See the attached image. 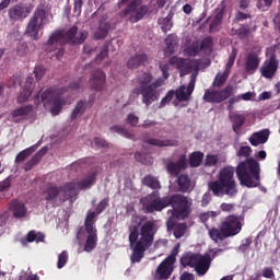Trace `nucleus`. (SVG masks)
Returning <instances> with one entry per match:
<instances>
[{"mask_svg": "<svg viewBox=\"0 0 280 280\" xmlns=\"http://www.w3.org/2000/svg\"><path fill=\"white\" fill-rule=\"evenodd\" d=\"M140 225L141 223L128 226L129 244L132 250L130 256L131 264H141V259L145 257V250L154 244V235H156V232L159 231L156 222L152 220L145 221L141 226Z\"/></svg>", "mask_w": 280, "mask_h": 280, "instance_id": "f257e3e1", "label": "nucleus"}, {"mask_svg": "<svg viewBox=\"0 0 280 280\" xmlns=\"http://www.w3.org/2000/svg\"><path fill=\"white\" fill-rule=\"evenodd\" d=\"M86 38H89V32L81 31L78 33V26H72L66 33L62 30H57L49 36L46 43V51H58L57 58H60L65 54L62 49L65 43H68V45H82Z\"/></svg>", "mask_w": 280, "mask_h": 280, "instance_id": "f03ea898", "label": "nucleus"}, {"mask_svg": "<svg viewBox=\"0 0 280 280\" xmlns=\"http://www.w3.org/2000/svg\"><path fill=\"white\" fill-rule=\"evenodd\" d=\"M209 191L213 196H229L234 198L237 196V182H235V167L224 166L218 174V179L208 184Z\"/></svg>", "mask_w": 280, "mask_h": 280, "instance_id": "7ed1b4c3", "label": "nucleus"}, {"mask_svg": "<svg viewBox=\"0 0 280 280\" xmlns=\"http://www.w3.org/2000/svg\"><path fill=\"white\" fill-rule=\"evenodd\" d=\"M153 80L154 77L152 73L141 72L138 75L139 86L133 90L136 95L142 96V104H144L147 108L154 104V102H159V97L161 95L159 93V89L163 86V79Z\"/></svg>", "mask_w": 280, "mask_h": 280, "instance_id": "20e7f679", "label": "nucleus"}, {"mask_svg": "<svg viewBox=\"0 0 280 280\" xmlns=\"http://www.w3.org/2000/svg\"><path fill=\"white\" fill-rule=\"evenodd\" d=\"M236 176L244 187H259L261 183V166L253 158H247L236 166Z\"/></svg>", "mask_w": 280, "mask_h": 280, "instance_id": "39448f33", "label": "nucleus"}, {"mask_svg": "<svg viewBox=\"0 0 280 280\" xmlns=\"http://www.w3.org/2000/svg\"><path fill=\"white\" fill-rule=\"evenodd\" d=\"M242 218L237 214H230L221 221L219 228L209 230V237L214 244H220L228 237H235L242 233Z\"/></svg>", "mask_w": 280, "mask_h": 280, "instance_id": "423d86ee", "label": "nucleus"}, {"mask_svg": "<svg viewBox=\"0 0 280 280\" xmlns=\"http://www.w3.org/2000/svg\"><path fill=\"white\" fill-rule=\"evenodd\" d=\"M67 89H70V91H78V89H80V81L72 82L68 88H49L40 95L44 106H51L50 113L54 117H56V115H60L62 106H65V98H62V95H65V91H67Z\"/></svg>", "mask_w": 280, "mask_h": 280, "instance_id": "0eeeda50", "label": "nucleus"}, {"mask_svg": "<svg viewBox=\"0 0 280 280\" xmlns=\"http://www.w3.org/2000/svg\"><path fill=\"white\" fill-rule=\"evenodd\" d=\"M180 265L184 268H195L198 277H205L211 268V256L209 254H185L180 258Z\"/></svg>", "mask_w": 280, "mask_h": 280, "instance_id": "6e6552de", "label": "nucleus"}, {"mask_svg": "<svg viewBox=\"0 0 280 280\" xmlns=\"http://www.w3.org/2000/svg\"><path fill=\"white\" fill-rule=\"evenodd\" d=\"M167 205L174 209L179 220H186V218L191 215V202H189V198L185 195L175 194L167 196Z\"/></svg>", "mask_w": 280, "mask_h": 280, "instance_id": "1a4fd4ad", "label": "nucleus"}, {"mask_svg": "<svg viewBox=\"0 0 280 280\" xmlns=\"http://www.w3.org/2000/svg\"><path fill=\"white\" fill-rule=\"evenodd\" d=\"M45 21H47V11L44 8H37L28 21L25 34L31 36L33 40H38V33Z\"/></svg>", "mask_w": 280, "mask_h": 280, "instance_id": "9d476101", "label": "nucleus"}, {"mask_svg": "<svg viewBox=\"0 0 280 280\" xmlns=\"http://www.w3.org/2000/svg\"><path fill=\"white\" fill-rule=\"evenodd\" d=\"M43 198L47 202H67L71 200V191L67 189V184L65 186H49L42 192Z\"/></svg>", "mask_w": 280, "mask_h": 280, "instance_id": "9b49d317", "label": "nucleus"}, {"mask_svg": "<svg viewBox=\"0 0 280 280\" xmlns=\"http://www.w3.org/2000/svg\"><path fill=\"white\" fill-rule=\"evenodd\" d=\"M95 183H97V172L93 171L89 172L81 180L67 183L66 188L73 198L78 194V189L80 191L91 189Z\"/></svg>", "mask_w": 280, "mask_h": 280, "instance_id": "f8f14e48", "label": "nucleus"}, {"mask_svg": "<svg viewBox=\"0 0 280 280\" xmlns=\"http://www.w3.org/2000/svg\"><path fill=\"white\" fill-rule=\"evenodd\" d=\"M235 88L233 85H228L222 90H206L203 94V102L209 104H222L226 102L231 95H233Z\"/></svg>", "mask_w": 280, "mask_h": 280, "instance_id": "ddd939ff", "label": "nucleus"}, {"mask_svg": "<svg viewBox=\"0 0 280 280\" xmlns=\"http://www.w3.org/2000/svg\"><path fill=\"white\" fill-rule=\"evenodd\" d=\"M34 10V7L32 4H25V3H18L13 7H10L8 10V16L9 21L12 25L14 23H23L24 19H27L30 14H32V11Z\"/></svg>", "mask_w": 280, "mask_h": 280, "instance_id": "4468645a", "label": "nucleus"}, {"mask_svg": "<svg viewBox=\"0 0 280 280\" xmlns=\"http://www.w3.org/2000/svg\"><path fill=\"white\" fill-rule=\"evenodd\" d=\"M140 5V7H139ZM130 23H139L148 14V5H141V0H132L122 11V16H128Z\"/></svg>", "mask_w": 280, "mask_h": 280, "instance_id": "2eb2a0df", "label": "nucleus"}, {"mask_svg": "<svg viewBox=\"0 0 280 280\" xmlns=\"http://www.w3.org/2000/svg\"><path fill=\"white\" fill-rule=\"evenodd\" d=\"M170 65H175L176 69H178L179 71L180 78H183V75H189V73H191L194 69L195 71H198V69L200 68V60H187L185 58L172 57L170 59Z\"/></svg>", "mask_w": 280, "mask_h": 280, "instance_id": "dca6fc26", "label": "nucleus"}, {"mask_svg": "<svg viewBox=\"0 0 280 280\" xmlns=\"http://www.w3.org/2000/svg\"><path fill=\"white\" fill-rule=\"evenodd\" d=\"M148 203H144L145 213H154L156 211H163L168 207L167 196L161 198L159 191H153L147 196Z\"/></svg>", "mask_w": 280, "mask_h": 280, "instance_id": "f3484780", "label": "nucleus"}, {"mask_svg": "<svg viewBox=\"0 0 280 280\" xmlns=\"http://www.w3.org/2000/svg\"><path fill=\"white\" fill-rule=\"evenodd\" d=\"M196 89V74L190 75V81L187 86L182 85L175 92L174 95L178 102H189L191 94Z\"/></svg>", "mask_w": 280, "mask_h": 280, "instance_id": "a211bd4d", "label": "nucleus"}, {"mask_svg": "<svg viewBox=\"0 0 280 280\" xmlns=\"http://www.w3.org/2000/svg\"><path fill=\"white\" fill-rule=\"evenodd\" d=\"M33 108L34 106L32 105H25L11 110L9 121H12L13 124H21V121H25V119H27V115L32 113Z\"/></svg>", "mask_w": 280, "mask_h": 280, "instance_id": "6ab92c4d", "label": "nucleus"}, {"mask_svg": "<svg viewBox=\"0 0 280 280\" xmlns=\"http://www.w3.org/2000/svg\"><path fill=\"white\" fill-rule=\"evenodd\" d=\"M142 141L143 143H147L148 145H154L155 148H178L177 140H161L151 138L148 133L142 135Z\"/></svg>", "mask_w": 280, "mask_h": 280, "instance_id": "aec40b11", "label": "nucleus"}, {"mask_svg": "<svg viewBox=\"0 0 280 280\" xmlns=\"http://www.w3.org/2000/svg\"><path fill=\"white\" fill-rule=\"evenodd\" d=\"M35 86L36 83L34 82V78L27 77L25 80V84L22 88L20 95L18 96L19 104H23L24 102H27L30 97H32V92L34 91Z\"/></svg>", "mask_w": 280, "mask_h": 280, "instance_id": "412c9836", "label": "nucleus"}, {"mask_svg": "<svg viewBox=\"0 0 280 280\" xmlns=\"http://www.w3.org/2000/svg\"><path fill=\"white\" fill-rule=\"evenodd\" d=\"M9 211H11L15 220H21L22 218H26L27 215V207H25V203L19 201L18 199H13L9 203Z\"/></svg>", "mask_w": 280, "mask_h": 280, "instance_id": "4be33fe9", "label": "nucleus"}, {"mask_svg": "<svg viewBox=\"0 0 280 280\" xmlns=\"http://www.w3.org/2000/svg\"><path fill=\"white\" fill-rule=\"evenodd\" d=\"M90 85L93 91H103L106 86V73L100 69L94 71L90 79Z\"/></svg>", "mask_w": 280, "mask_h": 280, "instance_id": "5701e85b", "label": "nucleus"}, {"mask_svg": "<svg viewBox=\"0 0 280 280\" xmlns=\"http://www.w3.org/2000/svg\"><path fill=\"white\" fill-rule=\"evenodd\" d=\"M259 62H261V59H259V55H257V52L255 51L249 52L245 58L246 73H255L257 69H259Z\"/></svg>", "mask_w": 280, "mask_h": 280, "instance_id": "b1692460", "label": "nucleus"}, {"mask_svg": "<svg viewBox=\"0 0 280 280\" xmlns=\"http://www.w3.org/2000/svg\"><path fill=\"white\" fill-rule=\"evenodd\" d=\"M277 69H279V62L275 58H270L269 61L260 68V73L262 78H267L268 80H271V78H275V74L277 73Z\"/></svg>", "mask_w": 280, "mask_h": 280, "instance_id": "393cba45", "label": "nucleus"}, {"mask_svg": "<svg viewBox=\"0 0 280 280\" xmlns=\"http://www.w3.org/2000/svg\"><path fill=\"white\" fill-rule=\"evenodd\" d=\"M269 137H270V130L262 129L260 131L254 132L249 137L248 141L250 145H253L254 148H257V145H264V143L268 141Z\"/></svg>", "mask_w": 280, "mask_h": 280, "instance_id": "a878e982", "label": "nucleus"}, {"mask_svg": "<svg viewBox=\"0 0 280 280\" xmlns=\"http://www.w3.org/2000/svg\"><path fill=\"white\" fill-rule=\"evenodd\" d=\"M229 118L232 124L233 131L235 135H240V130H242V127L246 124V116L240 113H230Z\"/></svg>", "mask_w": 280, "mask_h": 280, "instance_id": "bb28decb", "label": "nucleus"}, {"mask_svg": "<svg viewBox=\"0 0 280 280\" xmlns=\"http://www.w3.org/2000/svg\"><path fill=\"white\" fill-rule=\"evenodd\" d=\"M177 185V191L180 194H187L191 189V178H189V175L182 174L177 176L176 179Z\"/></svg>", "mask_w": 280, "mask_h": 280, "instance_id": "cd10ccee", "label": "nucleus"}, {"mask_svg": "<svg viewBox=\"0 0 280 280\" xmlns=\"http://www.w3.org/2000/svg\"><path fill=\"white\" fill-rule=\"evenodd\" d=\"M145 62H148V55L137 54L127 61V67L128 69H139V67H145Z\"/></svg>", "mask_w": 280, "mask_h": 280, "instance_id": "c85d7f7f", "label": "nucleus"}, {"mask_svg": "<svg viewBox=\"0 0 280 280\" xmlns=\"http://www.w3.org/2000/svg\"><path fill=\"white\" fill-rule=\"evenodd\" d=\"M159 279L166 280L172 277V268L170 267V258L164 259L156 269Z\"/></svg>", "mask_w": 280, "mask_h": 280, "instance_id": "c756f323", "label": "nucleus"}, {"mask_svg": "<svg viewBox=\"0 0 280 280\" xmlns=\"http://www.w3.org/2000/svg\"><path fill=\"white\" fill-rule=\"evenodd\" d=\"M165 45H166V48L164 50V56H172V54L176 51V47H178V36L174 34H170L165 38Z\"/></svg>", "mask_w": 280, "mask_h": 280, "instance_id": "7c9ffc66", "label": "nucleus"}, {"mask_svg": "<svg viewBox=\"0 0 280 280\" xmlns=\"http://www.w3.org/2000/svg\"><path fill=\"white\" fill-rule=\"evenodd\" d=\"M88 234L84 250L85 253H91L97 246V230H92L91 232H88Z\"/></svg>", "mask_w": 280, "mask_h": 280, "instance_id": "2f4dec72", "label": "nucleus"}, {"mask_svg": "<svg viewBox=\"0 0 280 280\" xmlns=\"http://www.w3.org/2000/svg\"><path fill=\"white\" fill-rule=\"evenodd\" d=\"M166 170L172 176H178L180 171L185 170V160L180 159L177 162L167 163Z\"/></svg>", "mask_w": 280, "mask_h": 280, "instance_id": "473e14b6", "label": "nucleus"}, {"mask_svg": "<svg viewBox=\"0 0 280 280\" xmlns=\"http://www.w3.org/2000/svg\"><path fill=\"white\" fill-rule=\"evenodd\" d=\"M45 152H47V149H42L38 151L25 165H24V171L25 172H31V170H34L38 163H40V159H43Z\"/></svg>", "mask_w": 280, "mask_h": 280, "instance_id": "72a5a7b5", "label": "nucleus"}, {"mask_svg": "<svg viewBox=\"0 0 280 280\" xmlns=\"http://www.w3.org/2000/svg\"><path fill=\"white\" fill-rule=\"evenodd\" d=\"M230 74L231 72H229V70H224L222 73H217L212 82V89H222V86L226 84V80H229Z\"/></svg>", "mask_w": 280, "mask_h": 280, "instance_id": "f704fd0d", "label": "nucleus"}, {"mask_svg": "<svg viewBox=\"0 0 280 280\" xmlns=\"http://www.w3.org/2000/svg\"><path fill=\"white\" fill-rule=\"evenodd\" d=\"M218 215H220V212L218 211H207V212H201L199 214V222H201V224H205L207 231H208V235H209V230L211 228H209V224H207V222L209 220H215L218 218Z\"/></svg>", "mask_w": 280, "mask_h": 280, "instance_id": "c9c22d12", "label": "nucleus"}, {"mask_svg": "<svg viewBox=\"0 0 280 280\" xmlns=\"http://www.w3.org/2000/svg\"><path fill=\"white\" fill-rule=\"evenodd\" d=\"M32 242H45V234L44 233H36V231H30L25 238L21 240L22 244H27Z\"/></svg>", "mask_w": 280, "mask_h": 280, "instance_id": "e433bc0d", "label": "nucleus"}, {"mask_svg": "<svg viewBox=\"0 0 280 280\" xmlns=\"http://www.w3.org/2000/svg\"><path fill=\"white\" fill-rule=\"evenodd\" d=\"M96 215H97V212H95V211L89 212L86 214V218H85V221H84V226H85L86 233H91L92 231H97L94 226Z\"/></svg>", "mask_w": 280, "mask_h": 280, "instance_id": "4c0bfd02", "label": "nucleus"}, {"mask_svg": "<svg viewBox=\"0 0 280 280\" xmlns=\"http://www.w3.org/2000/svg\"><path fill=\"white\" fill-rule=\"evenodd\" d=\"M143 185L150 187V189H161V182L153 175H147L142 179Z\"/></svg>", "mask_w": 280, "mask_h": 280, "instance_id": "58836bf2", "label": "nucleus"}, {"mask_svg": "<svg viewBox=\"0 0 280 280\" xmlns=\"http://www.w3.org/2000/svg\"><path fill=\"white\" fill-rule=\"evenodd\" d=\"M235 35L238 36L241 40H246L250 36V26L248 24H241L235 31Z\"/></svg>", "mask_w": 280, "mask_h": 280, "instance_id": "ea45409f", "label": "nucleus"}, {"mask_svg": "<svg viewBox=\"0 0 280 280\" xmlns=\"http://www.w3.org/2000/svg\"><path fill=\"white\" fill-rule=\"evenodd\" d=\"M110 30V25L109 24H101L97 30L94 33V36L96 38V40H102L104 39L106 36H108V31Z\"/></svg>", "mask_w": 280, "mask_h": 280, "instance_id": "a19ab883", "label": "nucleus"}, {"mask_svg": "<svg viewBox=\"0 0 280 280\" xmlns=\"http://www.w3.org/2000/svg\"><path fill=\"white\" fill-rule=\"evenodd\" d=\"M84 110H86V102H78L71 114V119H78V117H82V115H84Z\"/></svg>", "mask_w": 280, "mask_h": 280, "instance_id": "79ce46f5", "label": "nucleus"}, {"mask_svg": "<svg viewBox=\"0 0 280 280\" xmlns=\"http://www.w3.org/2000/svg\"><path fill=\"white\" fill-rule=\"evenodd\" d=\"M200 51V42H194L190 46L184 49V54L189 57H196Z\"/></svg>", "mask_w": 280, "mask_h": 280, "instance_id": "37998d69", "label": "nucleus"}, {"mask_svg": "<svg viewBox=\"0 0 280 280\" xmlns=\"http://www.w3.org/2000/svg\"><path fill=\"white\" fill-rule=\"evenodd\" d=\"M205 154L202 152H192L189 156L190 167H200Z\"/></svg>", "mask_w": 280, "mask_h": 280, "instance_id": "c03bdc74", "label": "nucleus"}, {"mask_svg": "<svg viewBox=\"0 0 280 280\" xmlns=\"http://www.w3.org/2000/svg\"><path fill=\"white\" fill-rule=\"evenodd\" d=\"M199 49L205 52L211 51L213 49V38L211 36L203 38L199 44Z\"/></svg>", "mask_w": 280, "mask_h": 280, "instance_id": "a18cd8bd", "label": "nucleus"}, {"mask_svg": "<svg viewBox=\"0 0 280 280\" xmlns=\"http://www.w3.org/2000/svg\"><path fill=\"white\" fill-rule=\"evenodd\" d=\"M34 147L27 148L23 151H21L16 156H15V163H23L27 156H31V154H34Z\"/></svg>", "mask_w": 280, "mask_h": 280, "instance_id": "49530a36", "label": "nucleus"}, {"mask_svg": "<svg viewBox=\"0 0 280 280\" xmlns=\"http://www.w3.org/2000/svg\"><path fill=\"white\" fill-rule=\"evenodd\" d=\"M110 132H117V135L125 137V139H135V135L130 133L128 130H126V128L120 126L110 127Z\"/></svg>", "mask_w": 280, "mask_h": 280, "instance_id": "de8ad7c7", "label": "nucleus"}, {"mask_svg": "<svg viewBox=\"0 0 280 280\" xmlns=\"http://www.w3.org/2000/svg\"><path fill=\"white\" fill-rule=\"evenodd\" d=\"M237 48L233 47L228 63L225 66V71L231 73V69H233V66L235 65V59L237 58Z\"/></svg>", "mask_w": 280, "mask_h": 280, "instance_id": "09e8293b", "label": "nucleus"}, {"mask_svg": "<svg viewBox=\"0 0 280 280\" xmlns=\"http://www.w3.org/2000/svg\"><path fill=\"white\" fill-rule=\"evenodd\" d=\"M186 231H187V223H179L175 225L173 233L176 240H180V237L185 235Z\"/></svg>", "mask_w": 280, "mask_h": 280, "instance_id": "8fccbe9b", "label": "nucleus"}, {"mask_svg": "<svg viewBox=\"0 0 280 280\" xmlns=\"http://www.w3.org/2000/svg\"><path fill=\"white\" fill-rule=\"evenodd\" d=\"M45 73H47V69H45V66H42V65L36 66L34 69V75H35L36 82H40Z\"/></svg>", "mask_w": 280, "mask_h": 280, "instance_id": "3c124183", "label": "nucleus"}, {"mask_svg": "<svg viewBox=\"0 0 280 280\" xmlns=\"http://www.w3.org/2000/svg\"><path fill=\"white\" fill-rule=\"evenodd\" d=\"M67 261H69V254L67 253V250H63L58 256L57 268H65V266H67Z\"/></svg>", "mask_w": 280, "mask_h": 280, "instance_id": "603ef678", "label": "nucleus"}, {"mask_svg": "<svg viewBox=\"0 0 280 280\" xmlns=\"http://www.w3.org/2000/svg\"><path fill=\"white\" fill-rule=\"evenodd\" d=\"M172 27H173L172 14H168L166 18L163 19L161 30H162V32H164V34H167V32H170V30H172Z\"/></svg>", "mask_w": 280, "mask_h": 280, "instance_id": "864d4df0", "label": "nucleus"}, {"mask_svg": "<svg viewBox=\"0 0 280 280\" xmlns=\"http://www.w3.org/2000/svg\"><path fill=\"white\" fill-rule=\"evenodd\" d=\"M273 0H257L256 7L258 10H261L262 12H267V10H270L272 5Z\"/></svg>", "mask_w": 280, "mask_h": 280, "instance_id": "5fc2aeb1", "label": "nucleus"}, {"mask_svg": "<svg viewBox=\"0 0 280 280\" xmlns=\"http://www.w3.org/2000/svg\"><path fill=\"white\" fill-rule=\"evenodd\" d=\"M174 100V90H171L166 93V95L161 100L159 108H165L170 102Z\"/></svg>", "mask_w": 280, "mask_h": 280, "instance_id": "6e6d98bb", "label": "nucleus"}, {"mask_svg": "<svg viewBox=\"0 0 280 280\" xmlns=\"http://www.w3.org/2000/svg\"><path fill=\"white\" fill-rule=\"evenodd\" d=\"M106 207H108V199L105 198L96 206L94 213L97 215H100V213H104V211H106Z\"/></svg>", "mask_w": 280, "mask_h": 280, "instance_id": "4d7b16f0", "label": "nucleus"}, {"mask_svg": "<svg viewBox=\"0 0 280 280\" xmlns=\"http://www.w3.org/2000/svg\"><path fill=\"white\" fill-rule=\"evenodd\" d=\"M253 154V149L250 147H241L240 150L237 151V156H244L245 159H249Z\"/></svg>", "mask_w": 280, "mask_h": 280, "instance_id": "13d9d810", "label": "nucleus"}, {"mask_svg": "<svg viewBox=\"0 0 280 280\" xmlns=\"http://www.w3.org/2000/svg\"><path fill=\"white\" fill-rule=\"evenodd\" d=\"M9 89H18V86H21V77L13 75L9 82H8Z\"/></svg>", "mask_w": 280, "mask_h": 280, "instance_id": "bf43d9fd", "label": "nucleus"}, {"mask_svg": "<svg viewBox=\"0 0 280 280\" xmlns=\"http://www.w3.org/2000/svg\"><path fill=\"white\" fill-rule=\"evenodd\" d=\"M225 13H226V8L225 7L218 8L215 10L214 18H213L214 21H219V22L222 23Z\"/></svg>", "mask_w": 280, "mask_h": 280, "instance_id": "052dcab7", "label": "nucleus"}, {"mask_svg": "<svg viewBox=\"0 0 280 280\" xmlns=\"http://www.w3.org/2000/svg\"><path fill=\"white\" fill-rule=\"evenodd\" d=\"M73 5L74 14L80 16L82 14V5H84V0H73Z\"/></svg>", "mask_w": 280, "mask_h": 280, "instance_id": "680f3d73", "label": "nucleus"}, {"mask_svg": "<svg viewBox=\"0 0 280 280\" xmlns=\"http://www.w3.org/2000/svg\"><path fill=\"white\" fill-rule=\"evenodd\" d=\"M218 165V155H207L206 156V166L213 167Z\"/></svg>", "mask_w": 280, "mask_h": 280, "instance_id": "e2e57ef3", "label": "nucleus"}, {"mask_svg": "<svg viewBox=\"0 0 280 280\" xmlns=\"http://www.w3.org/2000/svg\"><path fill=\"white\" fill-rule=\"evenodd\" d=\"M108 56V45H104L101 52L96 56V62H102Z\"/></svg>", "mask_w": 280, "mask_h": 280, "instance_id": "0e129e2a", "label": "nucleus"}, {"mask_svg": "<svg viewBox=\"0 0 280 280\" xmlns=\"http://www.w3.org/2000/svg\"><path fill=\"white\" fill-rule=\"evenodd\" d=\"M246 19H252V15L249 13H244L242 11H237L235 14V21H246Z\"/></svg>", "mask_w": 280, "mask_h": 280, "instance_id": "69168bd1", "label": "nucleus"}, {"mask_svg": "<svg viewBox=\"0 0 280 280\" xmlns=\"http://www.w3.org/2000/svg\"><path fill=\"white\" fill-rule=\"evenodd\" d=\"M262 277H265V279H275V271L270 267H265L262 270Z\"/></svg>", "mask_w": 280, "mask_h": 280, "instance_id": "338daca9", "label": "nucleus"}, {"mask_svg": "<svg viewBox=\"0 0 280 280\" xmlns=\"http://www.w3.org/2000/svg\"><path fill=\"white\" fill-rule=\"evenodd\" d=\"M221 25H222V22L213 19L212 22L210 23L209 30L210 32H220Z\"/></svg>", "mask_w": 280, "mask_h": 280, "instance_id": "774afa93", "label": "nucleus"}]
</instances>
